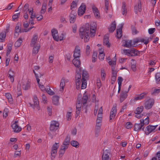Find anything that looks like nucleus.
<instances>
[{
	"label": "nucleus",
	"mask_w": 160,
	"mask_h": 160,
	"mask_svg": "<svg viewBox=\"0 0 160 160\" xmlns=\"http://www.w3.org/2000/svg\"><path fill=\"white\" fill-rule=\"evenodd\" d=\"M89 27L88 24H85L79 29V36L82 39L84 38L85 42H88L90 38Z\"/></svg>",
	"instance_id": "obj_1"
},
{
	"label": "nucleus",
	"mask_w": 160,
	"mask_h": 160,
	"mask_svg": "<svg viewBox=\"0 0 160 160\" xmlns=\"http://www.w3.org/2000/svg\"><path fill=\"white\" fill-rule=\"evenodd\" d=\"M123 53L129 56H134L138 55L139 52L134 48L130 49H124Z\"/></svg>",
	"instance_id": "obj_2"
},
{
	"label": "nucleus",
	"mask_w": 160,
	"mask_h": 160,
	"mask_svg": "<svg viewBox=\"0 0 160 160\" xmlns=\"http://www.w3.org/2000/svg\"><path fill=\"white\" fill-rule=\"evenodd\" d=\"M154 103V100L153 99L150 98L145 102L144 107L147 109H150L152 108Z\"/></svg>",
	"instance_id": "obj_3"
},
{
	"label": "nucleus",
	"mask_w": 160,
	"mask_h": 160,
	"mask_svg": "<svg viewBox=\"0 0 160 160\" xmlns=\"http://www.w3.org/2000/svg\"><path fill=\"white\" fill-rule=\"evenodd\" d=\"M59 124L57 122L53 121L51 122L50 125V130L51 131H54L59 128Z\"/></svg>",
	"instance_id": "obj_4"
},
{
	"label": "nucleus",
	"mask_w": 160,
	"mask_h": 160,
	"mask_svg": "<svg viewBox=\"0 0 160 160\" xmlns=\"http://www.w3.org/2000/svg\"><path fill=\"white\" fill-rule=\"evenodd\" d=\"M33 102L34 103L32 104L31 103H29L30 106L33 109H34L35 108H37L38 110L40 109V108L39 106V102L38 101V98L36 96H34L33 99Z\"/></svg>",
	"instance_id": "obj_5"
},
{
	"label": "nucleus",
	"mask_w": 160,
	"mask_h": 160,
	"mask_svg": "<svg viewBox=\"0 0 160 160\" xmlns=\"http://www.w3.org/2000/svg\"><path fill=\"white\" fill-rule=\"evenodd\" d=\"M90 36L91 37H94L95 35L96 30V23L94 22L92 23L90 25Z\"/></svg>",
	"instance_id": "obj_6"
},
{
	"label": "nucleus",
	"mask_w": 160,
	"mask_h": 160,
	"mask_svg": "<svg viewBox=\"0 0 160 160\" xmlns=\"http://www.w3.org/2000/svg\"><path fill=\"white\" fill-rule=\"evenodd\" d=\"M18 121H16L14 122L11 125V127L13 129L14 132L18 133L20 132L22 128L17 124Z\"/></svg>",
	"instance_id": "obj_7"
},
{
	"label": "nucleus",
	"mask_w": 160,
	"mask_h": 160,
	"mask_svg": "<svg viewBox=\"0 0 160 160\" xmlns=\"http://www.w3.org/2000/svg\"><path fill=\"white\" fill-rule=\"evenodd\" d=\"M22 83V88L23 89L27 90L30 88L31 83L29 79L26 81L23 80Z\"/></svg>",
	"instance_id": "obj_8"
},
{
	"label": "nucleus",
	"mask_w": 160,
	"mask_h": 160,
	"mask_svg": "<svg viewBox=\"0 0 160 160\" xmlns=\"http://www.w3.org/2000/svg\"><path fill=\"white\" fill-rule=\"evenodd\" d=\"M110 151L109 149H106L104 151L102 157V160H110Z\"/></svg>",
	"instance_id": "obj_9"
},
{
	"label": "nucleus",
	"mask_w": 160,
	"mask_h": 160,
	"mask_svg": "<svg viewBox=\"0 0 160 160\" xmlns=\"http://www.w3.org/2000/svg\"><path fill=\"white\" fill-rule=\"evenodd\" d=\"M117 112L116 107H113L110 112L109 121L112 122L115 118Z\"/></svg>",
	"instance_id": "obj_10"
},
{
	"label": "nucleus",
	"mask_w": 160,
	"mask_h": 160,
	"mask_svg": "<svg viewBox=\"0 0 160 160\" xmlns=\"http://www.w3.org/2000/svg\"><path fill=\"white\" fill-rule=\"evenodd\" d=\"M157 126V125L154 126L149 125L147 126L145 130V134L147 135H148L151 132L155 129Z\"/></svg>",
	"instance_id": "obj_11"
},
{
	"label": "nucleus",
	"mask_w": 160,
	"mask_h": 160,
	"mask_svg": "<svg viewBox=\"0 0 160 160\" xmlns=\"http://www.w3.org/2000/svg\"><path fill=\"white\" fill-rule=\"evenodd\" d=\"M76 15L77 13L76 11L73 10H72L69 15V21L70 23H73L75 22Z\"/></svg>",
	"instance_id": "obj_12"
},
{
	"label": "nucleus",
	"mask_w": 160,
	"mask_h": 160,
	"mask_svg": "<svg viewBox=\"0 0 160 160\" xmlns=\"http://www.w3.org/2000/svg\"><path fill=\"white\" fill-rule=\"evenodd\" d=\"M81 53L80 47L78 46H76L74 51L73 57L74 58H79L80 57Z\"/></svg>",
	"instance_id": "obj_13"
},
{
	"label": "nucleus",
	"mask_w": 160,
	"mask_h": 160,
	"mask_svg": "<svg viewBox=\"0 0 160 160\" xmlns=\"http://www.w3.org/2000/svg\"><path fill=\"white\" fill-rule=\"evenodd\" d=\"M86 10V5L83 3L82 4L78 10V15L81 16L83 14Z\"/></svg>",
	"instance_id": "obj_14"
},
{
	"label": "nucleus",
	"mask_w": 160,
	"mask_h": 160,
	"mask_svg": "<svg viewBox=\"0 0 160 160\" xmlns=\"http://www.w3.org/2000/svg\"><path fill=\"white\" fill-rule=\"evenodd\" d=\"M142 4L141 1L140 0L138 1V5H136L134 7V10L135 13L137 14L138 11L139 12H141L142 11Z\"/></svg>",
	"instance_id": "obj_15"
},
{
	"label": "nucleus",
	"mask_w": 160,
	"mask_h": 160,
	"mask_svg": "<svg viewBox=\"0 0 160 160\" xmlns=\"http://www.w3.org/2000/svg\"><path fill=\"white\" fill-rule=\"evenodd\" d=\"M128 96L127 92L122 91L119 96L120 102L121 103L122 102L127 98Z\"/></svg>",
	"instance_id": "obj_16"
},
{
	"label": "nucleus",
	"mask_w": 160,
	"mask_h": 160,
	"mask_svg": "<svg viewBox=\"0 0 160 160\" xmlns=\"http://www.w3.org/2000/svg\"><path fill=\"white\" fill-rule=\"evenodd\" d=\"M132 42L131 40H124L123 42L122 46L128 48L134 47V45L132 44Z\"/></svg>",
	"instance_id": "obj_17"
},
{
	"label": "nucleus",
	"mask_w": 160,
	"mask_h": 160,
	"mask_svg": "<svg viewBox=\"0 0 160 160\" xmlns=\"http://www.w3.org/2000/svg\"><path fill=\"white\" fill-rule=\"evenodd\" d=\"M143 122V119L140 120V123L135 124L134 127V130L135 131H138L141 129V128L143 126V124L142 122Z\"/></svg>",
	"instance_id": "obj_18"
},
{
	"label": "nucleus",
	"mask_w": 160,
	"mask_h": 160,
	"mask_svg": "<svg viewBox=\"0 0 160 160\" xmlns=\"http://www.w3.org/2000/svg\"><path fill=\"white\" fill-rule=\"evenodd\" d=\"M51 32L54 39L57 41H58L59 38L58 31L55 29H53L51 31Z\"/></svg>",
	"instance_id": "obj_19"
},
{
	"label": "nucleus",
	"mask_w": 160,
	"mask_h": 160,
	"mask_svg": "<svg viewBox=\"0 0 160 160\" xmlns=\"http://www.w3.org/2000/svg\"><path fill=\"white\" fill-rule=\"evenodd\" d=\"M88 99V96L85 93L84 94L82 98V101H81L82 103V109H83L85 106Z\"/></svg>",
	"instance_id": "obj_20"
},
{
	"label": "nucleus",
	"mask_w": 160,
	"mask_h": 160,
	"mask_svg": "<svg viewBox=\"0 0 160 160\" xmlns=\"http://www.w3.org/2000/svg\"><path fill=\"white\" fill-rule=\"evenodd\" d=\"M15 73L12 71L11 69H10L8 72V77L9 78L11 81L13 82L14 81V77L15 76Z\"/></svg>",
	"instance_id": "obj_21"
},
{
	"label": "nucleus",
	"mask_w": 160,
	"mask_h": 160,
	"mask_svg": "<svg viewBox=\"0 0 160 160\" xmlns=\"http://www.w3.org/2000/svg\"><path fill=\"white\" fill-rule=\"evenodd\" d=\"M147 93L146 92H144L141 93L140 95H138L137 97H135L134 99L132 100H132L134 102H135L138 100L142 99L145 97V96L147 95Z\"/></svg>",
	"instance_id": "obj_22"
},
{
	"label": "nucleus",
	"mask_w": 160,
	"mask_h": 160,
	"mask_svg": "<svg viewBox=\"0 0 160 160\" xmlns=\"http://www.w3.org/2000/svg\"><path fill=\"white\" fill-rule=\"evenodd\" d=\"M72 62L76 67L79 68L80 67L81 62L79 58H74L72 60Z\"/></svg>",
	"instance_id": "obj_23"
},
{
	"label": "nucleus",
	"mask_w": 160,
	"mask_h": 160,
	"mask_svg": "<svg viewBox=\"0 0 160 160\" xmlns=\"http://www.w3.org/2000/svg\"><path fill=\"white\" fill-rule=\"evenodd\" d=\"M103 43L104 45H107L108 47H110V44L109 42V38L108 36L105 35L103 39Z\"/></svg>",
	"instance_id": "obj_24"
},
{
	"label": "nucleus",
	"mask_w": 160,
	"mask_h": 160,
	"mask_svg": "<svg viewBox=\"0 0 160 160\" xmlns=\"http://www.w3.org/2000/svg\"><path fill=\"white\" fill-rule=\"evenodd\" d=\"M116 25L115 21L112 22L110 25V27L108 29L110 32H112L116 28Z\"/></svg>",
	"instance_id": "obj_25"
},
{
	"label": "nucleus",
	"mask_w": 160,
	"mask_h": 160,
	"mask_svg": "<svg viewBox=\"0 0 160 160\" xmlns=\"http://www.w3.org/2000/svg\"><path fill=\"white\" fill-rule=\"evenodd\" d=\"M40 48V45L37 44L34 47L32 50V54L36 55L38 52Z\"/></svg>",
	"instance_id": "obj_26"
},
{
	"label": "nucleus",
	"mask_w": 160,
	"mask_h": 160,
	"mask_svg": "<svg viewBox=\"0 0 160 160\" xmlns=\"http://www.w3.org/2000/svg\"><path fill=\"white\" fill-rule=\"evenodd\" d=\"M79 71H77L75 76L76 80H81V75L82 72L81 68H79Z\"/></svg>",
	"instance_id": "obj_27"
},
{
	"label": "nucleus",
	"mask_w": 160,
	"mask_h": 160,
	"mask_svg": "<svg viewBox=\"0 0 160 160\" xmlns=\"http://www.w3.org/2000/svg\"><path fill=\"white\" fill-rule=\"evenodd\" d=\"M59 97L58 96H54L52 97V102L55 105H58L59 102Z\"/></svg>",
	"instance_id": "obj_28"
},
{
	"label": "nucleus",
	"mask_w": 160,
	"mask_h": 160,
	"mask_svg": "<svg viewBox=\"0 0 160 160\" xmlns=\"http://www.w3.org/2000/svg\"><path fill=\"white\" fill-rule=\"evenodd\" d=\"M92 9L94 15L96 17L99 18V13L98 8L95 6H92Z\"/></svg>",
	"instance_id": "obj_29"
},
{
	"label": "nucleus",
	"mask_w": 160,
	"mask_h": 160,
	"mask_svg": "<svg viewBox=\"0 0 160 160\" xmlns=\"http://www.w3.org/2000/svg\"><path fill=\"white\" fill-rule=\"evenodd\" d=\"M38 38V36L37 35H35L33 37L31 41L30 45L31 47H33L35 46L36 43Z\"/></svg>",
	"instance_id": "obj_30"
},
{
	"label": "nucleus",
	"mask_w": 160,
	"mask_h": 160,
	"mask_svg": "<svg viewBox=\"0 0 160 160\" xmlns=\"http://www.w3.org/2000/svg\"><path fill=\"white\" fill-rule=\"evenodd\" d=\"M70 137L69 135H68L63 142V145L68 146L70 143Z\"/></svg>",
	"instance_id": "obj_31"
},
{
	"label": "nucleus",
	"mask_w": 160,
	"mask_h": 160,
	"mask_svg": "<svg viewBox=\"0 0 160 160\" xmlns=\"http://www.w3.org/2000/svg\"><path fill=\"white\" fill-rule=\"evenodd\" d=\"M122 14L124 15L126 14L127 12L126 5L125 2H123L122 7Z\"/></svg>",
	"instance_id": "obj_32"
},
{
	"label": "nucleus",
	"mask_w": 160,
	"mask_h": 160,
	"mask_svg": "<svg viewBox=\"0 0 160 160\" xmlns=\"http://www.w3.org/2000/svg\"><path fill=\"white\" fill-rule=\"evenodd\" d=\"M65 79L63 78H62L61 81V82L60 85V91H62L63 90V88L65 86Z\"/></svg>",
	"instance_id": "obj_33"
},
{
	"label": "nucleus",
	"mask_w": 160,
	"mask_h": 160,
	"mask_svg": "<svg viewBox=\"0 0 160 160\" xmlns=\"http://www.w3.org/2000/svg\"><path fill=\"white\" fill-rule=\"evenodd\" d=\"M122 25L120 28L117 30V36L118 38H120L122 36Z\"/></svg>",
	"instance_id": "obj_34"
},
{
	"label": "nucleus",
	"mask_w": 160,
	"mask_h": 160,
	"mask_svg": "<svg viewBox=\"0 0 160 160\" xmlns=\"http://www.w3.org/2000/svg\"><path fill=\"white\" fill-rule=\"evenodd\" d=\"M6 36V32H2L0 33V41L3 42Z\"/></svg>",
	"instance_id": "obj_35"
},
{
	"label": "nucleus",
	"mask_w": 160,
	"mask_h": 160,
	"mask_svg": "<svg viewBox=\"0 0 160 160\" xmlns=\"http://www.w3.org/2000/svg\"><path fill=\"white\" fill-rule=\"evenodd\" d=\"M131 61L133 62V63H131V68L133 72H135L136 70V62L134 59H132Z\"/></svg>",
	"instance_id": "obj_36"
},
{
	"label": "nucleus",
	"mask_w": 160,
	"mask_h": 160,
	"mask_svg": "<svg viewBox=\"0 0 160 160\" xmlns=\"http://www.w3.org/2000/svg\"><path fill=\"white\" fill-rule=\"evenodd\" d=\"M5 96L10 103L12 104L13 103V99L12 96L9 93H6Z\"/></svg>",
	"instance_id": "obj_37"
},
{
	"label": "nucleus",
	"mask_w": 160,
	"mask_h": 160,
	"mask_svg": "<svg viewBox=\"0 0 160 160\" xmlns=\"http://www.w3.org/2000/svg\"><path fill=\"white\" fill-rule=\"evenodd\" d=\"M143 110V106H141L136 108L134 112L135 114H140L142 112Z\"/></svg>",
	"instance_id": "obj_38"
},
{
	"label": "nucleus",
	"mask_w": 160,
	"mask_h": 160,
	"mask_svg": "<svg viewBox=\"0 0 160 160\" xmlns=\"http://www.w3.org/2000/svg\"><path fill=\"white\" fill-rule=\"evenodd\" d=\"M70 144L73 147L76 148H78L79 147V143L77 141L75 140L72 141L70 142Z\"/></svg>",
	"instance_id": "obj_39"
},
{
	"label": "nucleus",
	"mask_w": 160,
	"mask_h": 160,
	"mask_svg": "<svg viewBox=\"0 0 160 160\" xmlns=\"http://www.w3.org/2000/svg\"><path fill=\"white\" fill-rule=\"evenodd\" d=\"M22 38H20L17 40L15 43V46L16 47H19L21 45L22 43Z\"/></svg>",
	"instance_id": "obj_40"
},
{
	"label": "nucleus",
	"mask_w": 160,
	"mask_h": 160,
	"mask_svg": "<svg viewBox=\"0 0 160 160\" xmlns=\"http://www.w3.org/2000/svg\"><path fill=\"white\" fill-rule=\"evenodd\" d=\"M88 77V74L87 71L83 70L82 71V79L86 80Z\"/></svg>",
	"instance_id": "obj_41"
},
{
	"label": "nucleus",
	"mask_w": 160,
	"mask_h": 160,
	"mask_svg": "<svg viewBox=\"0 0 160 160\" xmlns=\"http://www.w3.org/2000/svg\"><path fill=\"white\" fill-rule=\"evenodd\" d=\"M82 85L81 86V89H84L86 88L87 81L86 80H81Z\"/></svg>",
	"instance_id": "obj_42"
},
{
	"label": "nucleus",
	"mask_w": 160,
	"mask_h": 160,
	"mask_svg": "<svg viewBox=\"0 0 160 160\" xmlns=\"http://www.w3.org/2000/svg\"><path fill=\"white\" fill-rule=\"evenodd\" d=\"M57 152V150H54V149L53 150L52 149L51 156L52 159L55 158Z\"/></svg>",
	"instance_id": "obj_43"
},
{
	"label": "nucleus",
	"mask_w": 160,
	"mask_h": 160,
	"mask_svg": "<svg viewBox=\"0 0 160 160\" xmlns=\"http://www.w3.org/2000/svg\"><path fill=\"white\" fill-rule=\"evenodd\" d=\"M106 74L104 69L102 68L101 69V77L102 80H105Z\"/></svg>",
	"instance_id": "obj_44"
},
{
	"label": "nucleus",
	"mask_w": 160,
	"mask_h": 160,
	"mask_svg": "<svg viewBox=\"0 0 160 160\" xmlns=\"http://www.w3.org/2000/svg\"><path fill=\"white\" fill-rule=\"evenodd\" d=\"M77 103L76 104V107L77 109H81V107L82 106V103L81 101L78 100L77 101Z\"/></svg>",
	"instance_id": "obj_45"
},
{
	"label": "nucleus",
	"mask_w": 160,
	"mask_h": 160,
	"mask_svg": "<svg viewBox=\"0 0 160 160\" xmlns=\"http://www.w3.org/2000/svg\"><path fill=\"white\" fill-rule=\"evenodd\" d=\"M20 15V13H18L14 14L12 16V20L14 21H17V18H18Z\"/></svg>",
	"instance_id": "obj_46"
},
{
	"label": "nucleus",
	"mask_w": 160,
	"mask_h": 160,
	"mask_svg": "<svg viewBox=\"0 0 160 160\" xmlns=\"http://www.w3.org/2000/svg\"><path fill=\"white\" fill-rule=\"evenodd\" d=\"M33 9L32 8L31 10L29 11V14L31 15L30 19H34L36 17L35 14H33Z\"/></svg>",
	"instance_id": "obj_47"
},
{
	"label": "nucleus",
	"mask_w": 160,
	"mask_h": 160,
	"mask_svg": "<svg viewBox=\"0 0 160 160\" xmlns=\"http://www.w3.org/2000/svg\"><path fill=\"white\" fill-rule=\"evenodd\" d=\"M155 79L157 83H158L160 81V72H158L156 74Z\"/></svg>",
	"instance_id": "obj_48"
},
{
	"label": "nucleus",
	"mask_w": 160,
	"mask_h": 160,
	"mask_svg": "<svg viewBox=\"0 0 160 160\" xmlns=\"http://www.w3.org/2000/svg\"><path fill=\"white\" fill-rule=\"evenodd\" d=\"M97 53L96 52H94L92 56V62H96V59L97 57Z\"/></svg>",
	"instance_id": "obj_49"
},
{
	"label": "nucleus",
	"mask_w": 160,
	"mask_h": 160,
	"mask_svg": "<svg viewBox=\"0 0 160 160\" xmlns=\"http://www.w3.org/2000/svg\"><path fill=\"white\" fill-rule=\"evenodd\" d=\"M104 54L103 52H99L98 57L99 59L102 60L104 59Z\"/></svg>",
	"instance_id": "obj_50"
},
{
	"label": "nucleus",
	"mask_w": 160,
	"mask_h": 160,
	"mask_svg": "<svg viewBox=\"0 0 160 160\" xmlns=\"http://www.w3.org/2000/svg\"><path fill=\"white\" fill-rule=\"evenodd\" d=\"M81 82L80 80H76V88L77 89H78L80 88Z\"/></svg>",
	"instance_id": "obj_51"
},
{
	"label": "nucleus",
	"mask_w": 160,
	"mask_h": 160,
	"mask_svg": "<svg viewBox=\"0 0 160 160\" xmlns=\"http://www.w3.org/2000/svg\"><path fill=\"white\" fill-rule=\"evenodd\" d=\"M139 42H144L146 45L149 42L148 39L146 40H145L143 38H141L138 39Z\"/></svg>",
	"instance_id": "obj_52"
},
{
	"label": "nucleus",
	"mask_w": 160,
	"mask_h": 160,
	"mask_svg": "<svg viewBox=\"0 0 160 160\" xmlns=\"http://www.w3.org/2000/svg\"><path fill=\"white\" fill-rule=\"evenodd\" d=\"M8 109L6 108H5L3 111V117L5 118H6L8 115Z\"/></svg>",
	"instance_id": "obj_53"
},
{
	"label": "nucleus",
	"mask_w": 160,
	"mask_h": 160,
	"mask_svg": "<svg viewBox=\"0 0 160 160\" xmlns=\"http://www.w3.org/2000/svg\"><path fill=\"white\" fill-rule=\"evenodd\" d=\"M131 29L133 34H136L138 33V32L136 29L135 27L134 26L132 25L131 26Z\"/></svg>",
	"instance_id": "obj_54"
},
{
	"label": "nucleus",
	"mask_w": 160,
	"mask_h": 160,
	"mask_svg": "<svg viewBox=\"0 0 160 160\" xmlns=\"http://www.w3.org/2000/svg\"><path fill=\"white\" fill-rule=\"evenodd\" d=\"M149 118L148 117H147L145 119V120L143 119V122H142L143 124V126L144 125H147L149 123Z\"/></svg>",
	"instance_id": "obj_55"
},
{
	"label": "nucleus",
	"mask_w": 160,
	"mask_h": 160,
	"mask_svg": "<svg viewBox=\"0 0 160 160\" xmlns=\"http://www.w3.org/2000/svg\"><path fill=\"white\" fill-rule=\"evenodd\" d=\"M112 76H114V77H117V71H115L114 70L115 69V67H113L112 68Z\"/></svg>",
	"instance_id": "obj_56"
},
{
	"label": "nucleus",
	"mask_w": 160,
	"mask_h": 160,
	"mask_svg": "<svg viewBox=\"0 0 160 160\" xmlns=\"http://www.w3.org/2000/svg\"><path fill=\"white\" fill-rule=\"evenodd\" d=\"M126 126L127 128L129 129L132 128L133 126V125L131 122H127L126 123Z\"/></svg>",
	"instance_id": "obj_57"
},
{
	"label": "nucleus",
	"mask_w": 160,
	"mask_h": 160,
	"mask_svg": "<svg viewBox=\"0 0 160 160\" xmlns=\"http://www.w3.org/2000/svg\"><path fill=\"white\" fill-rule=\"evenodd\" d=\"M90 52V47L88 45L86 46V53L87 55H88Z\"/></svg>",
	"instance_id": "obj_58"
},
{
	"label": "nucleus",
	"mask_w": 160,
	"mask_h": 160,
	"mask_svg": "<svg viewBox=\"0 0 160 160\" xmlns=\"http://www.w3.org/2000/svg\"><path fill=\"white\" fill-rule=\"evenodd\" d=\"M58 143H57L55 142L52 146V149L53 150V149H54V150H57L58 149L59 147V145H58Z\"/></svg>",
	"instance_id": "obj_59"
},
{
	"label": "nucleus",
	"mask_w": 160,
	"mask_h": 160,
	"mask_svg": "<svg viewBox=\"0 0 160 160\" xmlns=\"http://www.w3.org/2000/svg\"><path fill=\"white\" fill-rule=\"evenodd\" d=\"M46 92L50 95H52L54 94V92L52 91L50 88H49V89H48V88H47L46 90Z\"/></svg>",
	"instance_id": "obj_60"
},
{
	"label": "nucleus",
	"mask_w": 160,
	"mask_h": 160,
	"mask_svg": "<svg viewBox=\"0 0 160 160\" xmlns=\"http://www.w3.org/2000/svg\"><path fill=\"white\" fill-rule=\"evenodd\" d=\"M77 7V4L75 2L73 1L71 5V9L72 10V9L74 8Z\"/></svg>",
	"instance_id": "obj_61"
},
{
	"label": "nucleus",
	"mask_w": 160,
	"mask_h": 160,
	"mask_svg": "<svg viewBox=\"0 0 160 160\" xmlns=\"http://www.w3.org/2000/svg\"><path fill=\"white\" fill-rule=\"evenodd\" d=\"M123 80V78L122 77H119L118 78V85H122V83Z\"/></svg>",
	"instance_id": "obj_62"
},
{
	"label": "nucleus",
	"mask_w": 160,
	"mask_h": 160,
	"mask_svg": "<svg viewBox=\"0 0 160 160\" xmlns=\"http://www.w3.org/2000/svg\"><path fill=\"white\" fill-rule=\"evenodd\" d=\"M155 28H151L148 29V33L150 34H153L155 31Z\"/></svg>",
	"instance_id": "obj_63"
},
{
	"label": "nucleus",
	"mask_w": 160,
	"mask_h": 160,
	"mask_svg": "<svg viewBox=\"0 0 160 160\" xmlns=\"http://www.w3.org/2000/svg\"><path fill=\"white\" fill-rule=\"evenodd\" d=\"M72 117L71 112H68L67 114V118L68 120H69L71 119Z\"/></svg>",
	"instance_id": "obj_64"
}]
</instances>
